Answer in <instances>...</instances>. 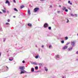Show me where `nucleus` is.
<instances>
[{"instance_id":"f257e3e1","label":"nucleus","mask_w":78,"mask_h":78,"mask_svg":"<svg viewBox=\"0 0 78 78\" xmlns=\"http://www.w3.org/2000/svg\"><path fill=\"white\" fill-rule=\"evenodd\" d=\"M19 69L21 71L22 70H23L25 69V66H20L19 67Z\"/></svg>"},{"instance_id":"f03ea898","label":"nucleus","mask_w":78,"mask_h":78,"mask_svg":"<svg viewBox=\"0 0 78 78\" xmlns=\"http://www.w3.org/2000/svg\"><path fill=\"white\" fill-rule=\"evenodd\" d=\"M39 8L38 7H36L35 8L34 10V12H36L39 10Z\"/></svg>"},{"instance_id":"7ed1b4c3","label":"nucleus","mask_w":78,"mask_h":78,"mask_svg":"<svg viewBox=\"0 0 78 78\" xmlns=\"http://www.w3.org/2000/svg\"><path fill=\"white\" fill-rule=\"evenodd\" d=\"M28 73V72L25 71V70L24 69L21 71V73H20V74H22V73Z\"/></svg>"},{"instance_id":"20e7f679","label":"nucleus","mask_w":78,"mask_h":78,"mask_svg":"<svg viewBox=\"0 0 78 78\" xmlns=\"http://www.w3.org/2000/svg\"><path fill=\"white\" fill-rule=\"evenodd\" d=\"M71 45H72V47H73L75 46V42H71Z\"/></svg>"},{"instance_id":"39448f33","label":"nucleus","mask_w":78,"mask_h":78,"mask_svg":"<svg viewBox=\"0 0 78 78\" xmlns=\"http://www.w3.org/2000/svg\"><path fill=\"white\" fill-rule=\"evenodd\" d=\"M44 28H47V27L49 26L48 24L47 23H45L44 24Z\"/></svg>"},{"instance_id":"423d86ee","label":"nucleus","mask_w":78,"mask_h":78,"mask_svg":"<svg viewBox=\"0 0 78 78\" xmlns=\"http://www.w3.org/2000/svg\"><path fill=\"white\" fill-rule=\"evenodd\" d=\"M5 3H6V4L8 3V6H10V3L9 2V1H8V0L6 1V2H5Z\"/></svg>"},{"instance_id":"0eeeda50","label":"nucleus","mask_w":78,"mask_h":78,"mask_svg":"<svg viewBox=\"0 0 78 78\" xmlns=\"http://www.w3.org/2000/svg\"><path fill=\"white\" fill-rule=\"evenodd\" d=\"M28 14L29 16H30L31 15V12H30V10H28Z\"/></svg>"},{"instance_id":"6e6552de","label":"nucleus","mask_w":78,"mask_h":78,"mask_svg":"<svg viewBox=\"0 0 78 78\" xmlns=\"http://www.w3.org/2000/svg\"><path fill=\"white\" fill-rule=\"evenodd\" d=\"M4 67L5 70L6 69V68H7V69H6V70H8V67H7L6 66H4Z\"/></svg>"},{"instance_id":"1a4fd4ad","label":"nucleus","mask_w":78,"mask_h":78,"mask_svg":"<svg viewBox=\"0 0 78 78\" xmlns=\"http://www.w3.org/2000/svg\"><path fill=\"white\" fill-rule=\"evenodd\" d=\"M67 46H65L63 48V49L64 50H65V49H67Z\"/></svg>"},{"instance_id":"9d476101","label":"nucleus","mask_w":78,"mask_h":78,"mask_svg":"<svg viewBox=\"0 0 78 78\" xmlns=\"http://www.w3.org/2000/svg\"><path fill=\"white\" fill-rule=\"evenodd\" d=\"M27 25L29 27H31V26H32V24H31V23H29L27 24Z\"/></svg>"},{"instance_id":"9b49d317","label":"nucleus","mask_w":78,"mask_h":78,"mask_svg":"<svg viewBox=\"0 0 78 78\" xmlns=\"http://www.w3.org/2000/svg\"><path fill=\"white\" fill-rule=\"evenodd\" d=\"M72 48H73V47H72L70 48H69L68 51H72Z\"/></svg>"},{"instance_id":"f8f14e48","label":"nucleus","mask_w":78,"mask_h":78,"mask_svg":"<svg viewBox=\"0 0 78 78\" xmlns=\"http://www.w3.org/2000/svg\"><path fill=\"white\" fill-rule=\"evenodd\" d=\"M9 61H12V60H13V58L11 57L10 58H9Z\"/></svg>"},{"instance_id":"ddd939ff","label":"nucleus","mask_w":78,"mask_h":78,"mask_svg":"<svg viewBox=\"0 0 78 78\" xmlns=\"http://www.w3.org/2000/svg\"><path fill=\"white\" fill-rule=\"evenodd\" d=\"M66 9V7H63V8H62V10H63V11H64V10H65V9Z\"/></svg>"},{"instance_id":"4468645a","label":"nucleus","mask_w":78,"mask_h":78,"mask_svg":"<svg viewBox=\"0 0 78 78\" xmlns=\"http://www.w3.org/2000/svg\"><path fill=\"white\" fill-rule=\"evenodd\" d=\"M59 58V55H56V59H57V58Z\"/></svg>"},{"instance_id":"2eb2a0df","label":"nucleus","mask_w":78,"mask_h":78,"mask_svg":"<svg viewBox=\"0 0 78 78\" xmlns=\"http://www.w3.org/2000/svg\"><path fill=\"white\" fill-rule=\"evenodd\" d=\"M14 11H16V12H18V10H17V9L16 8H14Z\"/></svg>"},{"instance_id":"dca6fc26","label":"nucleus","mask_w":78,"mask_h":78,"mask_svg":"<svg viewBox=\"0 0 78 78\" xmlns=\"http://www.w3.org/2000/svg\"><path fill=\"white\" fill-rule=\"evenodd\" d=\"M32 64H33V65H37V63H36L35 62H33L32 63Z\"/></svg>"},{"instance_id":"f3484780","label":"nucleus","mask_w":78,"mask_h":78,"mask_svg":"<svg viewBox=\"0 0 78 78\" xmlns=\"http://www.w3.org/2000/svg\"><path fill=\"white\" fill-rule=\"evenodd\" d=\"M38 65H39L40 67H42V64L41 63H38Z\"/></svg>"},{"instance_id":"a211bd4d","label":"nucleus","mask_w":78,"mask_h":78,"mask_svg":"<svg viewBox=\"0 0 78 78\" xmlns=\"http://www.w3.org/2000/svg\"><path fill=\"white\" fill-rule=\"evenodd\" d=\"M24 7H25L24 5H21L20 7V9H22V8H23Z\"/></svg>"},{"instance_id":"6ab92c4d","label":"nucleus","mask_w":78,"mask_h":78,"mask_svg":"<svg viewBox=\"0 0 78 78\" xmlns=\"http://www.w3.org/2000/svg\"><path fill=\"white\" fill-rule=\"evenodd\" d=\"M31 72H34V68H32L31 69Z\"/></svg>"},{"instance_id":"aec40b11","label":"nucleus","mask_w":78,"mask_h":78,"mask_svg":"<svg viewBox=\"0 0 78 78\" xmlns=\"http://www.w3.org/2000/svg\"><path fill=\"white\" fill-rule=\"evenodd\" d=\"M48 29L50 30H51V27H48Z\"/></svg>"},{"instance_id":"412c9836","label":"nucleus","mask_w":78,"mask_h":78,"mask_svg":"<svg viewBox=\"0 0 78 78\" xmlns=\"http://www.w3.org/2000/svg\"><path fill=\"white\" fill-rule=\"evenodd\" d=\"M39 58V55H37L35 56V58L36 59H37Z\"/></svg>"},{"instance_id":"4be33fe9","label":"nucleus","mask_w":78,"mask_h":78,"mask_svg":"<svg viewBox=\"0 0 78 78\" xmlns=\"http://www.w3.org/2000/svg\"><path fill=\"white\" fill-rule=\"evenodd\" d=\"M45 70L46 71V72H47V71H48V69H47V68H46V67H45Z\"/></svg>"},{"instance_id":"5701e85b","label":"nucleus","mask_w":78,"mask_h":78,"mask_svg":"<svg viewBox=\"0 0 78 78\" xmlns=\"http://www.w3.org/2000/svg\"><path fill=\"white\" fill-rule=\"evenodd\" d=\"M35 69H37V70L38 69V66H36L35 67Z\"/></svg>"},{"instance_id":"b1692460","label":"nucleus","mask_w":78,"mask_h":78,"mask_svg":"<svg viewBox=\"0 0 78 78\" xmlns=\"http://www.w3.org/2000/svg\"><path fill=\"white\" fill-rule=\"evenodd\" d=\"M61 43L62 44H64V40L62 41H61Z\"/></svg>"},{"instance_id":"393cba45","label":"nucleus","mask_w":78,"mask_h":78,"mask_svg":"<svg viewBox=\"0 0 78 78\" xmlns=\"http://www.w3.org/2000/svg\"><path fill=\"white\" fill-rule=\"evenodd\" d=\"M2 11L3 12H4V13L6 12V11L5 10H4L2 9Z\"/></svg>"},{"instance_id":"a878e982","label":"nucleus","mask_w":78,"mask_h":78,"mask_svg":"<svg viewBox=\"0 0 78 78\" xmlns=\"http://www.w3.org/2000/svg\"><path fill=\"white\" fill-rule=\"evenodd\" d=\"M69 44H70V42H68L66 44V45H69Z\"/></svg>"},{"instance_id":"bb28decb","label":"nucleus","mask_w":78,"mask_h":78,"mask_svg":"<svg viewBox=\"0 0 78 78\" xmlns=\"http://www.w3.org/2000/svg\"><path fill=\"white\" fill-rule=\"evenodd\" d=\"M10 24L8 23H5V25H10Z\"/></svg>"},{"instance_id":"cd10ccee","label":"nucleus","mask_w":78,"mask_h":78,"mask_svg":"<svg viewBox=\"0 0 78 78\" xmlns=\"http://www.w3.org/2000/svg\"><path fill=\"white\" fill-rule=\"evenodd\" d=\"M5 41H6V38H4V39H3L4 42H5Z\"/></svg>"},{"instance_id":"c85d7f7f","label":"nucleus","mask_w":78,"mask_h":78,"mask_svg":"<svg viewBox=\"0 0 78 78\" xmlns=\"http://www.w3.org/2000/svg\"><path fill=\"white\" fill-rule=\"evenodd\" d=\"M67 8L68 9H69V10H71V8H70V7H68Z\"/></svg>"},{"instance_id":"c756f323","label":"nucleus","mask_w":78,"mask_h":78,"mask_svg":"<svg viewBox=\"0 0 78 78\" xmlns=\"http://www.w3.org/2000/svg\"><path fill=\"white\" fill-rule=\"evenodd\" d=\"M65 38L66 39V40H67V39H68V37H65Z\"/></svg>"},{"instance_id":"7c9ffc66","label":"nucleus","mask_w":78,"mask_h":78,"mask_svg":"<svg viewBox=\"0 0 78 78\" xmlns=\"http://www.w3.org/2000/svg\"><path fill=\"white\" fill-rule=\"evenodd\" d=\"M67 23H69V20L68 19H67Z\"/></svg>"},{"instance_id":"2f4dec72","label":"nucleus","mask_w":78,"mask_h":78,"mask_svg":"<svg viewBox=\"0 0 78 78\" xmlns=\"http://www.w3.org/2000/svg\"><path fill=\"white\" fill-rule=\"evenodd\" d=\"M66 12H68V9H66L65 10Z\"/></svg>"},{"instance_id":"473e14b6","label":"nucleus","mask_w":78,"mask_h":78,"mask_svg":"<svg viewBox=\"0 0 78 78\" xmlns=\"http://www.w3.org/2000/svg\"><path fill=\"white\" fill-rule=\"evenodd\" d=\"M71 16H74V15H73V14H71Z\"/></svg>"},{"instance_id":"72a5a7b5","label":"nucleus","mask_w":78,"mask_h":78,"mask_svg":"<svg viewBox=\"0 0 78 78\" xmlns=\"http://www.w3.org/2000/svg\"><path fill=\"white\" fill-rule=\"evenodd\" d=\"M7 21H8V22H10V20L9 19H8L7 20Z\"/></svg>"},{"instance_id":"f704fd0d","label":"nucleus","mask_w":78,"mask_h":78,"mask_svg":"<svg viewBox=\"0 0 78 78\" xmlns=\"http://www.w3.org/2000/svg\"><path fill=\"white\" fill-rule=\"evenodd\" d=\"M0 31H2V28H0Z\"/></svg>"},{"instance_id":"c9c22d12","label":"nucleus","mask_w":78,"mask_h":78,"mask_svg":"<svg viewBox=\"0 0 78 78\" xmlns=\"http://www.w3.org/2000/svg\"><path fill=\"white\" fill-rule=\"evenodd\" d=\"M13 0V2L14 3H16V0Z\"/></svg>"},{"instance_id":"e433bc0d","label":"nucleus","mask_w":78,"mask_h":78,"mask_svg":"<svg viewBox=\"0 0 78 78\" xmlns=\"http://www.w3.org/2000/svg\"><path fill=\"white\" fill-rule=\"evenodd\" d=\"M40 50H41V49L40 48H38V51H40Z\"/></svg>"},{"instance_id":"4c0bfd02","label":"nucleus","mask_w":78,"mask_h":78,"mask_svg":"<svg viewBox=\"0 0 78 78\" xmlns=\"http://www.w3.org/2000/svg\"><path fill=\"white\" fill-rule=\"evenodd\" d=\"M25 61H23V62H23V63H25Z\"/></svg>"},{"instance_id":"58836bf2","label":"nucleus","mask_w":78,"mask_h":78,"mask_svg":"<svg viewBox=\"0 0 78 78\" xmlns=\"http://www.w3.org/2000/svg\"><path fill=\"white\" fill-rule=\"evenodd\" d=\"M62 78H66V76H63Z\"/></svg>"},{"instance_id":"ea45409f","label":"nucleus","mask_w":78,"mask_h":78,"mask_svg":"<svg viewBox=\"0 0 78 78\" xmlns=\"http://www.w3.org/2000/svg\"><path fill=\"white\" fill-rule=\"evenodd\" d=\"M70 3V1H68V3Z\"/></svg>"},{"instance_id":"a19ab883","label":"nucleus","mask_w":78,"mask_h":78,"mask_svg":"<svg viewBox=\"0 0 78 78\" xmlns=\"http://www.w3.org/2000/svg\"><path fill=\"white\" fill-rule=\"evenodd\" d=\"M57 12H58V13H59V12H60V11H58Z\"/></svg>"},{"instance_id":"79ce46f5","label":"nucleus","mask_w":78,"mask_h":78,"mask_svg":"<svg viewBox=\"0 0 78 78\" xmlns=\"http://www.w3.org/2000/svg\"><path fill=\"white\" fill-rule=\"evenodd\" d=\"M70 5H72V3H70Z\"/></svg>"},{"instance_id":"37998d69","label":"nucleus","mask_w":78,"mask_h":78,"mask_svg":"<svg viewBox=\"0 0 78 78\" xmlns=\"http://www.w3.org/2000/svg\"><path fill=\"white\" fill-rule=\"evenodd\" d=\"M50 8H52V5H50Z\"/></svg>"},{"instance_id":"c03bdc74","label":"nucleus","mask_w":78,"mask_h":78,"mask_svg":"<svg viewBox=\"0 0 78 78\" xmlns=\"http://www.w3.org/2000/svg\"><path fill=\"white\" fill-rule=\"evenodd\" d=\"M1 54H2V53H1V52H0V56H1Z\"/></svg>"},{"instance_id":"a18cd8bd","label":"nucleus","mask_w":78,"mask_h":78,"mask_svg":"<svg viewBox=\"0 0 78 78\" xmlns=\"http://www.w3.org/2000/svg\"><path fill=\"white\" fill-rule=\"evenodd\" d=\"M75 16H76V17H77V14H76Z\"/></svg>"},{"instance_id":"49530a36","label":"nucleus","mask_w":78,"mask_h":78,"mask_svg":"<svg viewBox=\"0 0 78 78\" xmlns=\"http://www.w3.org/2000/svg\"><path fill=\"white\" fill-rule=\"evenodd\" d=\"M0 14H3V13L0 11Z\"/></svg>"},{"instance_id":"de8ad7c7","label":"nucleus","mask_w":78,"mask_h":78,"mask_svg":"<svg viewBox=\"0 0 78 78\" xmlns=\"http://www.w3.org/2000/svg\"><path fill=\"white\" fill-rule=\"evenodd\" d=\"M44 45H43L42 46V48H43V47H44Z\"/></svg>"},{"instance_id":"09e8293b","label":"nucleus","mask_w":78,"mask_h":78,"mask_svg":"<svg viewBox=\"0 0 78 78\" xmlns=\"http://www.w3.org/2000/svg\"><path fill=\"white\" fill-rule=\"evenodd\" d=\"M13 17H14V18H16V16H13Z\"/></svg>"},{"instance_id":"8fccbe9b","label":"nucleus","mask_w":78,"mask_h":78,"mask_svg":"<svg viewBox=\"0 0 78 78\" xmlns=\"http://www.w3.org/2000/svg\"><path fill=\"white\" fill-rule=\"evenodd\" d=\"M76 54H78V51L76 52Z\"/></svg>"},{"instance_id":"3c124183","label":"nucleus","mask_w":78,"mask_h":78,"mask_svg":"<svg viewBox=\"0 0 78 78\" xmlns=\"http://www.w3.org/2000/svg\"><path fill=\"white\" fill-rule=\"evenodd\" d=\"M44 0H40V1H44Z\"/></svg>"},{"instance_id":"603ef678","label":"nucleus","mask_w":78,"mask_h":78,"mask_svg":"<svg viewBox=\"0 0 78 78\" xmlns=\"http://www.w3.org/2000/svg\"><path fill=\"white\" fill-rule=\"evenodd\" d=\"M51 47V45L49 46V48H50V47Z\"/></svg>"},{"instance_id":"864d4df0","label":"nucleus","mask_w":78,"mask_h":78,"mask_svg":"<svg viewBox=\"0 0 78 78\" xmlns=\"http://www.w3.org/2000/svg\"><path fill=\"white\" fill-rule=\"evenodd\" d=\"M7 13H9V11H7Z\"/></svg>"},{"instance_id":"5fc2aeb1","label":"nucleus","mask_w":78,"mask_h":78,"mask_svg":"<svg viewBox=\"0 0 78 78\" xmlns=\"http://www.w3.org/2000/svg\"><path fill=\"white\" fill-rule=\"evenodd\" d=\"M4 9H6V8H5V7H4Z\"/></svg>"},{"instance_id":"6e6d98bb","label":"nucleus","mask_w":78,"mask_h":78,"mask_svg":"<svg viewBox=\"0 0 78 78\" xmlns=\"http://www.w3.org/2000/svg\"><path fill=\"white\" fill-rule=\"evenodd\" d=\"M59 7H61V5H59Z\"/></svg>"},{"instance_id":"4d7b16f0","label":"nucleus","mask_w":78,"mask_h":78,"mask_svg":"<svg viewBox=\"0 0 78 78\" xmlns=\"http://www.w3.org/2000/svg\"><path fill=\"white\" fill-rule=\"evenodd\" d=\"M7 52L8 53V51H7Z\"/></svg>"},{"instance_id":"13d9d810","label":"nucleus","mask_w":78,"mask_h":78,"mask_svg":"<svg viewBox=\"0 0 78 78\" xmlns=\"http://www.w3.org/2000/svg\"><path fill=\"white\" fill-rule=\"evenodd\" d=\"M27 76L26 75V76Z\"/></svg>"},{"instance_id":"bf43d9fd","label":"nucleus","mask_w":78,"mask_h":78,"mask_svg":"<svg viewBox=\"0 0 78 78\" xmlns=\"http://www.w3.org/2000/svg\"><path fill=\"white\" fill-rule=\"evenodd\" d=\"M76 60H77V61H78V59H77Z\"/></svg>"},{"instance_id":"052dcab7","label":"nucleus","mask_w":78,"mask_h":78,"mask_svg":"<svg viewBox=\"0 0 78 78\" xmlns=\"http://www.w3.org/2000/svg\"><path fill=\"white\" fill-rule=\"evenodd\" d=\"M36 47H37V46H36Z\"/></svg>"}]
</instances>
